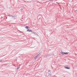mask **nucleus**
Listing matches in <instances>:
<instances>
[{
	"label": "nucleus",
	"instance_id": "f257e3e1",
	"mask_svg": "<svg viewBox=\"0 0 77 77\" xmlns=\"http://www.w3.org/2000/svg\"><path fill=\"white\" fill-rule=\"evenodd\" d=\"M68 67V65H66V66H64V68L66 69H70V68Z\"/></svg>",
	"mask_w": 77,
	"mask_h": 77
},
{
	"label": "nucleus",
	"instance_id": "f03ea898",
	"mask_svg": "<svg viewBox=\"0 0 77 77\" xmlns=\"http://www.w3.org/2000/svg\"><path fill=\"white\" fill-rule=\"evenodd\" d=\"M48 76H51V72H50V70H49L48 72Z\"/></svg>",
	"mask_w": 77,
	"mask_h": 77
},
{
	"label": "nucleus",
	"instance_id": "7ed1b4c3",
	"mask_svg": "<svg viewBox=\"0 0 77 77\" xmlns=\"http://www.w3.org/2000/svg\"><path fill=\"white\" fill-rule=\"evenodd\" d=\"M26 32H32V30H30V29H28L27 31Z\"/></svg>",
	"mask_w": 77,
	"mask_h": 77
},
{
	"label": "nucleus",
	"instance_id": "20e7f679",
	"mask_svg": "<svg viewBox=\"0 0 77 77\" xmlns=\"http://www.w3.org/2000/svg\"><path fill=\"white\" fill-rule=\"evenodd\" d=\"M32 33H33V34H34V35H37V36H38V34L36 33L35 32H32Z\"/></svg>",
	"mask_w": 77,
	"mask_h": 77
},
{
	"label": "nucleus",
	"instance_id": "39448f33",
	"mask_svg": "<svg viewBox=\"0 0 77 77\" xmlns=\"http://www.w3.org/2000/svg\"><path fill=\"white\" fill-rule=\"evenodd\" d=\"M38 55H39V54H38L37 56H36L34 57L35 60H36V59H37V57H38Z\"/></svg>",
	"mask_w": 77,
	"mask_h": 77
},
{
	"label": "nucleus",
	"instance_id": "423d86ee",
	"mask_svg": "<svg viewBox=\"0 0 77 77\" xmlns=\"http://www.w3.org/2000/svg\"><path fill=\"white\" fill-rule=\"evenodd\" d=\"M60 54H62V55H64L65 54V52H60Z\"/></svg>",
	"mask_w": 77,
	"mask_h": 77
},
{
	"label": "nucleus",
	"instance_id": "0eeeda50",
	"mask_svg": "<svg viewBox=\"0 0 77 77\" xmlns=\"http://www.w3.org/2000/svg\"><path fill=\"white\" fill-rule=\"evenodd\" d=\"M25 28H26V29H28V28H29V26H27L25 27Z\"/></svg>",
	"mask_w": 77,
	"mask_h": 77
},
{
	"label": "nucleus",
	"instance_id": "6e6552de",
	"mask_svg": "<svg viewBox=\"0 0 77 77\" xmlns=\"http://www.w3.org/2000/svg\"><path fill=\"white\" fill-rule=\"evenodd\" d=\"M69 53L68 52H65L64 54H68Z\"/></svg>",
	"mask_w": 77,
	"mask_h": 77
},
{
	"label": "nucleus",
	"instance_id": "1a4fd4ad",
	"mask_svg": "<svg viewBox=\"0 0 77 77\" xmlns=\"http://www.w3.org/2000/svg\"><path fill=\"white\" fill-rule=\"evenodd\" d=\"M8 16L9 17H14V16H13L12 15H8Z\"/></svg>",
	"mask_w": 77,
	"mask_h": 77
},
{
	"label": "nucleus",
	"instance_id": "9d476101",
	"mask_svg": "<svg viewBox=\"0 0 77 77\" xmlns=\"http://www.w3.org/2000/svg\"><path fill=\"white\" fill-rule=\"evenodd\" d=\"M19 68H20V67H18V68H17V69H19Z\"/></svg>",
	"mask_w": 77,
	"mask_h": 77
},
{
	"label": "nucleus",
	"instance_id": "9b49d317",
	"mask_svg": "<svg viewBox=\"0 0 77 77\" xmlns=\"http://www.w3.org/2000/svg\"><path fill=\"white\" fill-rule=\"evenodd\" d=\"M23 9H20L21 11H22V10H23Z\"/></svg>",
	"mask_w": 77,
	"mask_h": 77
},
{
	"label": "nucleus",
	"instance_id": "f8f14e48",
	"mask_svg": "<svg viewBox=\"0 0 77 77\" xmlns=\"http://www.w3.org/2000/svg\"><path fill=\"white\" fill-rule=\"evenodd\" d=\"M57 3L58 4H60V3H57Z\"/></svg>",
	"mask_w": 77,
	"mask_h": 77
},
{
	"label": "nucleus",
	"instance_id": "ddd939ff",
	"mask_svg": "<svg viewBox=\"0 0 77 77\" xmlns=\"http://www.w3.org/2000/svg\"><path fill=\"white\" fill-rule=\"evenodd\" d=\"M50 1H52L53 0H49Z\"/></svg>",
	"mask_w": 77,
	"mask_h": 77
},
{
	"label": "nucleus",
	"instance_id": "4468645a",
	"mask_svg": "<svg viewBox=\"0 0 77 77\" xmlns=\"http://www.w3.org/2000/svg\"><path fill=\"white\" fill-rule=\"evenodd\" d=\"M1 61H2V60H1Z\"/></svg>",
	"mask_w": 77,
	"mask_h": 77
}]
</instances>
